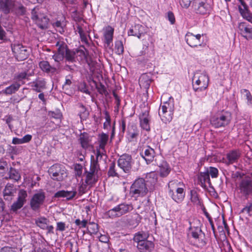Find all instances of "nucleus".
Returning a JSON list of instances; mask_svg holds the SVG:
<instances>
[{
	"instance_id": "obj_14",
	"label": "nucleus",
	"mask_w": 252,
	"mask_h": 252,
	"mask_svg": "<svg viewBox=\"0 0 252 252\" xmlns=\"http://www.w3.org/2000/svg\"><path fill=\"white\" fill-rule=\"evenodd\" d=\"M201 35L197 34L194 35L193 33L188 32L185 35V40L187 43L191 47L201 46L203 41H201Z\"/></svg>"
},
{
	"instance_id": "obj_36",
	"label": "nucleus",
	"mask_w": 252,
	"mask_h": 252,
	"mask_svg": "<svg viewBox=\"0 0 252 252\" xmlns=\"http://www.w3.org/2000/svg\"><path fill=\"white\" fill-rule=\"evenodd\" d=\"M85 174L86 175L85 182L87 185H92L96 182L97 180L95 179L94 174L88 171L86 169H85Z\"/></svg>"
},
{
	"instance_id": "obj_55",
	"label": "nucleus",
	"mask_w": 252,
	"mask_h": 252,
	"mask_svg": "<svg viewBox=\"0 0 252 252\" xmlns=\"http://www.w3.org/2000/svg\"><path fill=\"white\" fill-rule=\"evenodd\" d=\"M206 172H208L209 175H210L212 178H217L218 176L219 171L217 168L210 167Z\"/></svg>"
},
{
	"instance_id": "obj_8",
	"label": "nucleus",
	"mask_w": 252,
	"mask_h": 252,
	"mask_svg": "<svg viewBox=\"0 0 252 252\" xmlns=\"http://www.w3.org/2000/svg\"><path fill=\"white\" fill-rule=\"evenodd\" d=\"M45 199L44 192H39L33 194L30 202L32 210L35 212L39 211L41 206L43 204Z\"/></svg>"
},
{
	"instance_id": "obj_4",
	"label": "nucleus",
	"mask_w": 252,
	"mask_h": 252,
	"mask_svg": "<svg viewBox=\"0 0 252 252\" xmlns=\"http://www.w3.org/2000/svg\"><path fill=\"white\" fill-rule=\"evenodd\" d=\"M232 120V115L228 111H222L212 117L211 124L215 128L225 127L228 126Z\"/></svg>"
},
{
	"instance_id": "obj_28",
	"label": "nucleus",
	"mask_w": 252,
	"mask_h": 252,
	"mask_svg": "<svg viewBox=\"0 0 252 252\" xmlns=\"http://www.w3.org/2000/svg\"><path fill=\"white\" fill-rule=\"evenodd\" d=\"M152 81L151 75L147 73L142 74L139 79V84L141 88L148 89Z\"/></svg>"
},
{
	"instance_id": "obj_39",
	"label": "nucleus",
	"mask_w": 252,
	"mask_h": 252,
	"mask_svg": "<svg viewBox=\"0 0 252 252\" xmlns=\"http://www.w3.org/2000/svg\"><path fill=\"white\" fill-rule=\"evenodd\" d=\"M49 220L45 217H40L35 220V223L40 228L45 229Z\"/></svg>"
},
{
	"instance_id": "obj_37",
	"label": "nucleus",
	"mask_w": 252,
	"mask_h": 252,
	"mask_svg": "<svg viewBox=\"0 0 252 252\" xmlns=\"http://www.w3.org/2000/svg\"><path fill=\"white\" fill-rule=\"evenodd\" d=\"M119 207L121 216L130 212L133 209L131 204H126L125 203L119 204Z\"/></svg>"
},
{
	"instance_id": "obj_20",
	"label": "nucleus",
	"mask_w": 252,
	"mask_h": 252,
	"mask_svg": "<svg viewBox=\"0 0 252 252\" xmlns=\"http://www.w3.org/2000/svg\"><path fill=\"white\" fill-rule=\"evenodd\" d=\"M145 27L141 25L137 24L132 27L128 31L129 36H134L140 38L143 35L145 31Z\"/></svg>"
},
{
	"instance_id": "obj_58",
	"label": "nucleus",
	"mask_w": 252,
	"mask_h": 252,
	"mask_svg": "<svg viewBox=\"0 0 252 252\" xmlns=\"http://www.w3.org/2000/svg\"><path fill=\"white\" fill-rule=\"evenodd\" d=\"M194 0H180L181 6L185 8H188L190 5L191 2L193 3Z\"/></svg>"
},
{
	"instance_id": "obj_9",
	"label": "nucleus",
	"mask_w": 252,
	"mask_h": 252,
	"mask_svg": "<svg viewBox=\"0 0 252 252\" xmlns=\"http://www.w3.org/2000/svg\"><path fill=\"white\" fill-rule=\"evenodd\" d=\"M12 50L18 61H23L29 56V52L25 46L21 44H14L11 45Z\"/></svg>"
},
{
	"instance_id": "obj_50",
	"label": "nucleus",
	"mask_w": 252,
	"mask_h": 252,
	"mask_svg": "<svg viewBox=\"0 0 252 252\" xmlns=\"http://www.w3.org/2000/svg\"><path fill=\"white\" fill-rule=\"evenodd\" d=\"M90 226L88 228L89 232L92 234H96L98 231V226L94 222H90Z\"/></svg>"
},
{
	"instance_id": "obj_2",
	"label": "nucleus",
	"mask_w": 252,
	"mask_h": 252,
	"mask_svg": "<svg viewBox=\"0 0 252 252\" xmlns=\"http://www.w3.org/2000/svg\"><path fill=\"white\" fill-rule=\"evenodd\" d=\"M166 96L168 98V100L163 102L158 110V115L162 121L165 123L171 121L174 110V99L172 96H168L166 94L161 96V99H164Z\"/></svg>"
},
{
	"instance_id": "obj_18",
	"label": "nucleus",
	"mask_w": 252,
	"mask_h": 252,
	"mask_svg": "<svg viewBox=\"0 0 252 252\" xmlns=\"http://www.w3.org/2000/svg\"><path fill=\"white\" fill-rule=\"evenodd\" d=\"M32 18L35 21L38 27L41 29L47 28L49 19L45 16H41L40 17L34 11V9L32 12Z\"/></svg>"
},
{
	"instance_id": "obj_41",
	"label": "nucleus",
	"mask_w": 252,
	"mask_h": 252,
	"mask_svg": "<svg viewBox=\"0 0 252 252\" xmlns=\"http://www.w3.org/2000/svg\"><path fill=\"white\" fill-rule=\"evenodd\" d=\"M81 47L83 49H79L75 50L76 52V57L78 56L79 57L80 60H87L88 54V51L84 46H82Z\"/></svg>"
},
{
	"instance_id": "obj_6",
	"label": "nucleus",
	"mask_w": 252,
	"mask_h": 252,
	"mask_svg": "<svg viewBox=\"0 0 252 252\" xmlns=\"http://www.w3.org/2000/svg\"><path fill=\"white\" fill-rule=\"evenodd\" d=\"M48 173L53 180L57 181H62L67 177L65 167L59 164H55L51 166Z\"/></svg>"
},
{
	"instance_id": "obj_1",
	"label": "nucleus",
	"mask_w": 252,
	"mask_h": 252,
	"mask_svg": "<svg viewBox=\"0 0 252 252\" xmlns=\"http://www.w3.org/2000/svg\"><path fill=\"white\" fill-rule=\"evenodd\" d=\"M169 195L176 202L181 203L185 197V185L177 180L170 181L168 184Z\"/></svg>"
},
{
	"instance_id": "obj_64",
	"label": "nucleus",
	"mask_w": 252,
	"mask_h": 252,
	"mask_svg": "<svg viewBox=\"0 0 252 252\" xmlns=\"http://www.w3.org/2000/svg\"><path fill=\"white\" fill-rule=\"evenodd\" d=\"M79 89L81 92L86 94H90V91L88 90L87 85L85 83L80 84L79 86Z\"/></svg>"
},
{
	"instance_id": "obj_56",
	"label": "nucleus",
	"mask_w": 252,
	"mask_h": 252,
	"mask_svg": "<svg viewBox=\"0 0 252 252\" xmlns=\"http://www.w3.org/2000/svg\"><path fill=\"white\" fill-rule=\"evenodd\" d=\"M32 135L30 134H27L22 139H19L14 137L12 139V142H29L32 139Z\"/></svg>"
},
{
	"instance_id": "obj_10",
	"label": "nucleus",
	"mask_w": 252,
	"mask_h": 252,
	"mask_svg": "<svg viewBox=\"0 0 252 252\" xmlns=\"http://www.w3.org/2000/svg\"><path fill=\"white\" fill-rule=\"evenodd\" d=\"M27 197L28 193L27 191L23 189H20L18 194L17 200L11 205V210L16 212L18 210L21 209L26 203Z\"/></svg>"
},
{
	"instance_id": "obj_47",
	"label": "nucleus",
	"mask_w": 252,
	"mask_h": 252,
	"mask_svg": "<svg viewBox=\"0 0 252 252\" xmlns=\"http://www.w3.org/2000/svg\"><path fill=\"white\" fill-rule=\"evenodd\" d=\"M26 11L25 7L22 4H20L17 7H15V5L14 6L12 12H14V13L18 16H20L24 15Z\"/></svg>"
},
{
	"instance_id": "obj_23",
	"label": "nucleus",
	"mask_w": 252,
	"mask_h": 252,
	"mask_svg": "<svg viewBox=\"0 0 252 252\" xmlns=\"http://www.w3.org/2000/svg\"><path fill=\"white\" fill-rule=\"evenodd\" d=\"M238 29L246 38H252V27L245 22H241L238 25Z\"/></svg>"
},
{
	"instance_id": "obj_42",
	"label": "nucleus",
	"mask_w": 252,
	"mask_h": 252,
	"mask_svg": "<svg viewBox=\"0 0 252 252\" xmlns=\"http://www.w3.org/2000/svg\"><path fill=\"white\" fill-rule=\"evenodd\" d=\"M56 46L58 47V53L64 56V55L69 49L66 44L63 42L58 41L56 43Z\"/></svg>"
},
{
	"instance_id": "obj_57",
	"label": "nucleus",
	"mask_w": 252,
	"mask_h": 252,
	"mask_svg": "<svg viewBox=\"0 0 252 252\" xmlns=\"http://www.w3.org/2000/svg\"><path fill=\"white\" fill-rule=\"evenodd\" d=\"M96 89L100 94L105 95L108 94L105 87L101 83L96 86Z\"/></svg>"
},
{
	"instance_id": "obj_43",
	"label": "nucleus",
	"mask_w": 252,
	"mask_h": 252,
	"mask_svg": "<svg viewBox=\"0 0 252 252\" xmlns=\"http://www.w3.org/2000/svg\"><path fill=\"white\" fill-rule=\"evenodd\" d=\"M9 178L18 181L21 178V176L19 172L15 169L10 167L8 172Z\"/></svg>"
},
{
	"instance_id": "obj_34",
	"label": "nucleus",
	"mask_w": 252,
	"mask_h": 252,
	"mask_svg": "<svg viewBox=\"0 0 252 252\" xmlns=\"http://www.w3.org/2000/svg\"><path fill=\"white\" fill-rule=\"evenodd\" d=\"M21 84L18 82H15L10 86L6 87L2 91V93L5 94H11L17 92L20 88Z\"/></svg>"
},
{
	"instance_id": "obj_46",
	"label": "nucleus",
	"mask_w": 252,
	"mask_h": 252,
	"mask_svg": "<svg viewBox=\"0 0 252 252\" xmlns=\"http://www.w3.org/2000/svg\"><path fill=\"white\" fill-rule=\"evenodd\" d=\"M115 52L118 55H122L124 53V46L121 40H117L115 42Z\"/></svg>"
},
{
	"instance_id": "obj_11",
	"label": "nucleus",
	"mask_w": 252,
	"mask_h": 252,
	"mask_svg": "<svg viewBox=\"0 0 252 252\" xmlns=\"http://www.w3.org/2000/svg\"><path fill=\"white\" fill-rule=\"evenodd\" d=\"M132 160L131 156L127 154L123 155L118 160V166L125 173H129L132 167Z\"/></svg>"
},
{
	"instance_id": "obj_21",
	"label": "nucleus",
	"mask_w": 252,
	"mask_h": 252,
	"mask_svg": "<svg viewBox=\"0 0 252 252\" xmlns=\"http://www.w3.org/2000/svg\"><path fill=\"white\" fill-rule=\"evenodd\" d=\"M32 89L38 93H40L46 88V82L43 78H38L30 83Z\"/></svg>"
},
{
	"instance_id": "obj_12",
	"label": "nucleus",
	"mask_w": 252,
	"mask_h": 252,
	"mask_svg": "<svg viewBox=\"0 0 252 252\" xmlns=\"http://www.w3.org/2000/svg\"><path fill=\"white\" fill-rule=\"evenodd\" d=\"M239 188L240 193L247 198L252 193V180L248 178L242 179L239 184Z\"/></svg>"
},
{
	"instance_id": "obj_62",
	"label": "nucleus",
	"mask_w": 252,
	"mask_h": 252,
	"mask_svg": "<svg viewBox=\"0 0 252 252\" xmlns=\"http://www.w3.org/2000/svg\"><path fill=\"white\" fill-rule=\"evenodd\" d=\"M241 93H245V96H246V98L248 100V103H251L252 100V96L250 91L247 89H243L241 90Z\"/></svg>"
},
{
	"instance_id": "obj_13",
	"label": "nucleus",
	"mask_w": 252,
	"mask_h": 252,
	"mask_svg": "<svg viewBox=\"0 0 252 252\" xmlns=\"http://www.w3.org/2000/svg\"><path fill=\"white\" fill-rule=\"evenodd\" d=\"M140 126L143 130L150 131L151 117L149 111L145 110L142 111L139 116Z\"/></svg>"
},
{
	"instance_id": "obj_60",
	"label": "nucleus",
	"mask_w": 252,
	"mask_h": 252,
	"mask_svg": "<svg viewBox=\"0 0 252 252\" xmlns=\"http://www.w3.org/2000/svg\"><path fill=\"white\" fill-rule=\"evenodd\" d=\"M166 18L170 22V24L173 25L175 22V18L173 13L171 11H168L167 13Z\"/></svg>"
},
{
	"instance_id": "obj_63",
	"label": "nucleus",
	"mask_w": 252,
	"mask_h": 252,
	"mask_svg": "<svg viewBox=\"0 0 252 252\" xmlns=\"http://www.w3.org/2000/svg\"><path fill=\"white\" fill-rule=\"evenodd\" d=\"M108 138L107 134L102 132L98 135V142H107Z\"/></svg>"
},
{
	"instance_id": "obj_7",
	"label": "nucleus",
	"mask_w": 252,
	"mask_h": 252,
	"mask_svg": "<svg viewBox=\"0 0 252 252\" xmlns=\"http://www.w3.org/2000/svg\"><path fill=\"white\" fill-rule=\"evenodd\" d=\"M192 7L196 14L202 15L210 14L212 10V7L207 0H194Z\"/></svg>"
},
{
	"instance_id": "obj_54",
	"label": "nucleus",
	"mask_w": 252,
	"mask_h": 252,
	"mask_svg": "<svg viewBox=\"0 0 252 252\" xmlns=\"http://www.w3.org/2000/svg\"><path fill=\"white\" fill-rule=\"evenodd\" d=\"M115 167V162L111 163L110 164L109 170L108 171V175L109 176H111V177L118 176V174L116 172Z\"/></svg>"
},
{
	"instance_id": "obj_61",
	"label": "nucleus",
	"mask_w": 252,
	"mask_h": 252,
	"mask_svg": "<svg viewBox=\"0 0 252 252\" xmlns=\"http://www.w3.org/2000/svg\"><path fill=\"white\" fill-rule=\"evenodd\" d=\"M252 211V203H250L241 211V213H246L250 215V213Z\"/></svg>"
},
{
	"instance_id": "obj_30",
	"label": "nucleus",
	"mask_w": 252,
	"mask_h": 252,
	"mask_svg": "<svg viewBox=\"0 0 252 252\" xmlns=\"http://www.w3.org/2000/svg\"><path fill=\"white\" fill-rule=\"evenodd\" d=\"M139 130L135 125H131L128 126L127 136L128 139L134 140L136 139L139 135Z\"/></svg>"
},
{
	"instance_id": "obj_25",
	"label": "nucleus",
	"mask_w": 252,
	"mask_h": 252,
	"mask_svg": "<svg viewBox=\"0 0 252 252\" xmlns=\"http://www.w3.org/2000/svg\"><path fill=\"white\" fill-rule=\"evenodd\" d=\"M137 247L140 252H151L154 248V244L150 241H143L137 244Z\"/></svg>"
},
{
	"instance_id": "obj_40",
	"label": "nucleus",
	"mask_w": 252,
	"mask_h": 252,
	"mask_svg": "<svg viewBox=\"0 0 252 252\" xmlns=\"http://www.w3.org/2000/svg\"><path fill=\"white\" fill-rule=\"evenodd\" d=\"M64 58L65 61L74 63L75 62L76 59V52L75 50L68 49L65 54L64 55Z\"/></svg>"
},
{
	"instance_id": "obj_19",
	"label": "nucleus",
	"mask_w": 252,
	"mask_h": 252,
	"mask_svg": "<svg viewBox=\"0 0 252 252\" xmlns=\"http://www.w3.org/2000/svg\"><path fill=\"white\" fill-rule=\"evenodd\" d=\"M14 6L13 0H0V10L5 14L12 12Z\"/></svg>"
},
{
	"instance_id": "obj_33",
	"label": "nucleus",
	"mask_w": 252,
	"mask_h": 252,
	"mask_svg": "<svg viewBox=\"0 0 252 252\" xmlns=\"http://www.w3.org/2000/svg\"><path fill=\"white\" fill-rule=\"evenodd\" d=\"M102 155H103V153L100 152L99 150L97 151L95 159L94 158V157L93 156H91L90 167L94 169H96V171H98V170L100 169L99 165L98 163L99 161V158H102Z\"/></svg>"
},
{
	"instance_id": "obj_31",
	"label": "nucleus",
	"mask_w": 252,
	"mask_h": 252,
	"mask_svg": "<svg viewBox=\"0 0 252 252\" xmlns=\"http://www.w3.org/2000/svg\"><path fill=\"white\" fill-rule=\"evenodd\" d=\"M142 157L147 164L150 163L154 159L155 151L153 149L148 147L144 151V156L142 154Z\"/></svg>"
},
{
	"instance_id": "obj_35",
	"label": "nucleus",
	"mask_w": 252,
	"mask_h": 252,
	"mask_svg": "<svg viewBox=\"0 0 252 252\" xmlns=\"http://www.w3.org/2000/svg\"><path fill=\"white\" fill-rule=\"evenodd\" d=\"M119 205L109 210L106 213V215L110 218H115L121 217V213L119 209Z\"/></svg>"
},
{
	"instance_id": "obj_51",
	"label": "nucleus",
	"mask_w": 252,
	"mask_h": 252,
	"mask_svg": "<svg viewBox=\"0 0 252 252\" xmlns=\"http://www.w3.org/2000/svg\"><path fill=\"white\" fill-rule=\"evenodd\" d=\"M74 168L75 172V175L78 177H81L82 174L83 166L81 164L76 163L74 164Z\"/></svg>"
},
{
	"instance_id": "obj_17",
	"label": "nucleus",
	"mask_w": 252,
	"mask_h": 252,
	"mask_svg": "<svg viewBox=\"0 0 252 252\" xmlns=\"http://www.w3.org/2000/svg\"><path fill=\"white\" fill-rule=\"evenodd\" d=\"M239 150H232L226 155V158H223V162L227 165L237 162L241 156Z\"/></svg>"
},
{
	"instance_id": "obj_24",
	"label": "nucleus",
	"mask_w": 252,
	"mask_h": 252,
	"mask_svg": "<svg viewBox=\"0 0 252 252\" xmlns=\"http://www.w3.org/2000/svg\"><path fill=\"white\" fill-rule=\"evenodd\" d=\"M39 66L41 70L47 74H54L57 72V68L51 66L48 62L42 61L39 63Z\"/></svg>"
},
{
	"instance_id": "obj_22",
	"label": "nucleus",
	"mask_w": 252,
	"mask_h": 252,
	"mask_svg": "<svg viewBox=\"0 0 252 252\" xmlns=\"http://www.w3.org/2000/svg\"><path fill=\"white\" fill-rule=\"evenodd\" d=\"M77 191L75 189L71 191L62 190L57 191L54 194L55 198H66L67 200H72L76 195Z\"/></svg>"
},
{
	"instance_id": "obj_29",
	"label": "nucleus",
	"mask_w": 252,
	"mask_h": 252,
	"mask_svg": "<svg viewBox=\"0 0 252 252\" xmlns=\"http://www.w3.org/2000/svg\"><path fill=\"white\" fill-rule=\"evenodd\" d=\"M198 180L201 186L204 189L207 188L205 185L206 183L211 185V181L208 172H200L198 176Z\"/></svg>"
},
{
	"instance_id": "obj_26",
	"label": "nucleus",
	"mask_w": 252,
	"mask_h": 252,
	"mask_svg": "<svg viewBox=\"0 0 252 252\" xmlns=\"http://www.w3.org/2000/svg\"><path fill=\"white\" fill-rule=\"evenodd\" d=\"M16 192V189L12 184H7L3 190V197L6 200L11 201Z\"/></svg>"
},
{
	"instance_id": "obj_53",
	"label": "nucleus",
	"mask_w": 252,
	"mask_h": 252,
	"mask_svg": "<svg viewBox=\"0 0 252 252\" xmlns=\"http://www.w3.org/2000/svg\"><path fill=\"white\" fill-rule=\"evenodd\" d=\"M80 142H90L92 140V137L87 132L80 134L79 137Z\"/></svg>"
},
{
	"instance_id": "obj_48",
	"label": "nucleus",
	"mask_w": 252,
	"mask_h": 252,
	"mask_svg": "<svg viewBox=\"0 0 252 252\" xmlns=\"http://www.w3.org/2000/svg\"><path fill=\"white\" fill-rule=\"evenodd\" d=\"M104 115L105 122L103 124V128L105 129H108L111 127V118L107 111L105 112Z\"/></svg>"
},
{
	"instance_id": "obj_15",
	"label": "nucleus",
	"mask_w": 252,
	"mask_h": 252,
	"mask_svg": "<svg viewBox=\"0 0 252 252\" xmlns=\"http://www.w3.org/2000/svg\"><path fill=\"white\" fill-rule=\"evenodd\" d=\"M190 230H191V236L198 241V247H204L207 243L206 242L202 239V235L204 237L205 234L202 232L201 229L199 227H194L192 228L191 226L189 228Z\"/></svg>"
},
{
	"instance_id": "obj_52",
	"label": "nucleus",
	"mask_w": 252,
	"mask_h": 252,
	"mask_svg": "<svg viewBox=\"0 0 252 252\" xmlns=\"http://www.w3.org/2000/svg\"><path fill=\"white\" fill-rule=\"evenodd\" d=\"M53 27L56 28L57 31L61 33L64 32L63 24L60 21H57L53 24Z\"/></svg>"
},
{
	"instance_id": "obj_59",
	"label": "nucleus",
	"mask_w": 252,
	"mask_h": 252,
	"mask_svg": "<svg viewBox=\"0 0 252 252\" xmlns=\"http://www.w3.org/2000/svg\"><path fill=\"white\" fill-rule=\"evenodd\" d=\"M88 221L86 220H83L81 221L79 219H76L75 221V223L76 225L78 226L79 228H85L87 226Z\"/></svg>"
},
{
	"instance_id": "obj_3",
	"label": "nucleus",
	"mask_w": 252,
	"mask_h": 252,
	"mask_svg": "<svg viewBox=\"0 0 252 252\" xmlns=\"http://www.w3.org/2000/svg\"><path fill=\"white\" fill-rule=\"evenodd\" d=\"M209 82V78L205 72H196L192 78V86L194 91L200 92L206 90Z\"/></svg>"
},
{
	"instance_id": "obj_16",
	"label": "nucleus",
	"mask_w": 252,
	"mask_h": 252,
	"mask_svg": "<svg viewBox=\"0 0 252 252\" xmlns=\"http://www.w3.org/2000/svg\"><path fill=\"white\" fill-rule=\"evenodd\" d=\"M241 6H238L239 11L242 17L252 24V13L249 9L248 5L243 0H238Z\"/></svg>"
},
{
	"instance_id": "obj_49",
	"label": "nucleus",
	"mask_w": 252,
	"mask_h": 252,
	"mask_svg": "<svg viewBox=\"0 0 252 252\" xmlns=\"http://www.w3.org/2000/svg\"><path fill=\"white\" fill-rule=\"evenodd\" d=\"M72 76L71 75H67L65 77V81L63 86V90L65 91L69 90L72 84Z\"/></svg>"
},
{
	"instance_id": "obj_45",
	"label": "nucleus",
	"mask_w": 252,
	"mask_h": 252,
	"mask_svg": "<svg viewBox=\"0 0 252 252\" xmlns=\"http://www.w3.org/2000/svg\"><path fill=\"white\" fill-rule=\"evenodd\" d=\"M190 195V200L193 203L198 206L202 205V203L199 198L198 195L195 191L191 190Z\"/></svg>"
},
{
	"instance_id": "obj_44",
	"label": "nucleus",
	"mask_w": 252,
	"mask_h": 252,
	"mask_svg": "<svg viewBox=\"0 0 252 252\" xmlns=\"http://www.w3.org/2000/svg\"><path fill=\"white\" fill-rule=\"evenodd\" d=\"M28 77L27 73L26 71H23L16 74L14 79L16 80V82L19 83L21 85L25 83L24 80L27 79Z\"/></svg>"
},
{
	"instance_id": "obj_38",
	"label": "nucleus",
	"mask_w": 252,
	"mask_h": 252,
	"mask_svg": "<svg viewBox=\"0 0 252 252\" xmlns=\"http://www.w3.org/2000/svg\"><path fill=\"white\" fill-rule=\"evenodd\" d=\"M148 237L147 233L141 231L136 233L133 237V240L137 244L140 243L141 241H146Z\"/></svg>"
},
{
	"instance_id": "obj_5",
	"label": "nucleus",
	"mask_w": 252,
	"mask_h": 252,
	"mask_svg": "<svg viewBox=\"0 0 252 252\" xmlns=\"http://www.w3.org/2000/svg\"><path fill=\"white\" fill-rule=\"evenodd\" d=\"M148 192V189L145 181L142 178L135 180L130 189V193L134 197L145 196Z\"/></svg>"
},
{
	"instance_id": "obj_27",
	"label": "nucleus",
	"mask_w": 252,
	"mask_h": 252,
	"mask_svg": "<svg viewBox=\"0 0 252 252\" xmlns=\"http://www.w3.org/2000/svg\"><path fill=\"white\" fill-rule=\"evenodd\" d=\"M113 34L114 29L110 26H108L104 32V42L107 45L108 47H110L111 43L112 42Z\"/></svg>"
},
{
	"instance_id": "obj_32",
	"label": "nucleus",
	"mask_w": 252,
	"mask_h": 252,
	"mask_svg": "<svg viewBox=\"0 0 252 252\" xmlns=\"http://www.w3.org/2000/svg\"><path fill=\"white\" fill-rule=\"evenodd\" d=\"M159 173L161 177H167L171 171L170 166L166 162H163L159 166Z\"/></svg>"
}]
</instances>
